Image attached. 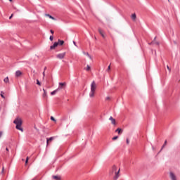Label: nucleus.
<instances>
[{
	"instance_id": "1",
	"label": "nucleus",
	"mask_w": 180,
	"mask_h": 180,
	"mask_svg": "<svg viewBox=\"0 0 180 180\" xmlns=\"http://www.w3.org/2000/svg\"><path fill=\"white\" fill-rule=\"evenodd\" d=\"M119 172H120V169H119L117 171V167H116V165H113L112 169L110 171V175L112 176L115 174L113 179L117 180L119 178Z\"/></svg>"
},
{
	"instance_id": "2",
	"label": "nucleus",
	"mask_w": 180,
	"mask_h": 180,
	"mask_svg": "<svg viewBox=\"0 0 180 180\" xmlns=\"http://www.w3.org/2000/svg\"><path fill=\"white\" fill-rule=\"evenodd\" d=\"M13 123L14 124H16L15 129H17V130H20V131H23V128H22V123H23V122L22 121V119L16 118L13 121Z\"/></svg>"
},
{
	"instance_id": "3",
	"label": "nucleus",
	"mask_w": 180,
	"mask_h": 180,
	"mask_svg": "<svg viewBox=\"0 0 180 180\" xmlns=\"http://www.w3.org/2000/svg\"><path fill=\"white\" fill-rule=\"evenodd\" d=\"M96 90V84L95 83V81H93L91 84V91L89 94L90 98H94Z\"/></svg>"
},
{
	"instance_id": "4",
	"label": "nucleus",
	"mask_w": 180,
	"mask_h": 180,
	"mask_svg": "<svg viewBox=\"0 0 180 180\" xmlns=\"http://www.w3.org/2000/svg\"><path fill=\"white\" fill-rule=\"evenodd\" d=\"M66 54L67 53L65 52H63L62 53H58V55H56V58H58L59 60H63V58H65Z\"/></svg>"
},
{
	"instance_id": "5",
	"label": "nucleus",
	"mask_w": 180,
	"mask_h": 180,
	"mask_svg": "<svg viewBox=\"0 0 180 180\" xmlns=\"http://www.w3.org/2000/svg\"><path fill=\"white\" fill-rule=\"evenodd\" d=\"M169 176H170L172 180H176V176L175 175V174H174V172H169Z\"/></svg>"
},
{
	"instance_id": "6",
	"label": "nucleus",
	"mask_w": 180,
	"mask_h": 180,
	"mask_svg": "<svg viewBox=\"0 0 180 180\" xmlns=\"http://www.w3.org/2000/svg\"><path fill=\"white\" fill-rule=\"evenodd\" d=\"M67 85V83L64 82V83H59V87L58 88V89L61 90L63 89V88H64V86H65Z\"/></svg>"
},
{
	"instance_id": "7",
	"label": "nucleus",
	"mask_w": 180,
	"mask_h": 180,
	"mask_svg": "<svg viewBox=\"0 0 180 180\" xmlns=\"http://www.w3.org/2000/svg\"><path fill=\"white\" fill-rule=\"evenodd\" d=\"M98 32H99V34H101V36H102V37H103V39H105V34H104V32H103V30L101 27L98 28Z\"/></svg>"
},
{
	"instance_id": "8",
	"label": "nucleus",
	"mask_w": 180,
	"mask_h": 180,
	"mask_svg": "<svg viewBox=\"0 0 180 180\" xmlns=\"http://www.w3.org/2000/svg\"><path fill=\"white\" fill-rule=\"evenodd\" d=\"M58 46V42H54V44L50 46V49L51 50H54V49H56V47H57Z\"/></svg>"
},
{
	"instance_id": "9",
	"label": "nucleus",
	"mask_w": 180,
	"mask_h": 180,
	"mask_svg": "<svg viewBox=\"0 0 180 180\" xmlns=\"http://www.w3.org/2000/svg\"><path fill=\"white\" fill-rule=\"evenodd\" d=\"M109 120L111 121L112 124L116 125V120L113 117H110Z\"/></svg>"
},
{
	"instance_id": "10",
	"label": "nucleus",
	"mask_w": 180,
	"mask_h": 180,
	"mask_svg": "<svg viewBox=\"0 0 180 180\" xmlns=\"http://www.w3.org/2000/svg\"><path fill=\"white\" fill-rule=\"evenodd\" d=\"M20 75H22V72H20V70H17L15 72V77H20Z\"/></svg>"
},
{
	"instance_id": "11",
	"label": "nucleus",
	"mask_w": 180,
	"mask_h": 180,
	"mask_svg": "<svg viewBox=\"0 0 180 180\" xmlns=\"http://www.w3.org/2000/svg\"><path fill=\"white\" fill-rule=\"evenodd\" d=\"M59 91H60V89H56L53 91L51 92V95H56Z\"/></svg>"
},
{
	"instance_id": "12",
	"label": "nucleus",
	"mask_w": 180,
	"mask_h": 180,
	"mask_svg": "<svg viewBox=\"0 0 180 180\" xmlns=\"http://www.w3.org/2000/svg\"><path fill=\"white\" fill-rule=\"evenodd\" d=\"M53 179L55 180H61V176H52Z\"/></svg>"
},
{
	"instance_id": "13",
	"label": "nucleus",
	"mask_w": 180,
	"mask_h": 180,
	"mask_svg": "<svg viewBox=\"0 0 180 180\" xmlns=\"http://www.w3.org/2000/svg\"><path fill=\"white\" fill-rule=\"evenodd\" d=\"M45 16H48L49 19H52V20H56V18L51 15L50 14H45Z\"/></svg>"
},
{
	"instance_id": "14",
	"label": "nucleus",
	"mask_w": 180,
	"mask_h": 180,
	"mask_svg": "<svg viewBox=\"0 0 180 180\" xmlns=\"http://www.w3.org/2000/svg\"><path fill=\"white\" fill-rule=\"evenodd\" d=\"M58 46H63V44H64V41L58 39Z\"/></svg>"
},
{
	"instance_id": "15",
	"label": "nucleus",
	"mask_w": 180,
	"mask_h": 180,
	"mask_svg": "<svg viewBox=\"0 0 180 180\" xmlns=\"http://www.w3.org/2000/svg\"><path fill=\"white\" fill-rule=\"evenodd\" d=\"M44 94H43V98H47V92L46 91V89H43Z\"/></svg>"
},
{
	"instance_id": "16",
	"label": "nucleus",
	"mask_w": 180,
	"mask_h": 180,
	"mask_svg": "<svg viewBox=\"0 0 180 180\" xmlns=\"http://www.w3.org/2000/svg\"><path fill=\"white\" fill-rule=\"evenodd\" d=\"M123 131L122 130V129L120 128H117L116 130H115V132L116 133H118V134H120V133H122Z\"/></svg>"
},
{
	"instance_id": "17",
	"label": "nucleus",
	"mask_w": 180,
	"mask_h": 180,
	"mask_svg": "<svg viewBox=\"0 0 180 180\" xmlns=\"http://www.w3.org/2000/svg\"><path fill=\"white\" fill-rule=\"evenodd\" d=\"M53 139H54V138H53V137H51V138H49V139H46V144L49 145V141H53Z\"/></svg>"
},
{
	"instance_id": "18",
	"label": "nucleus",
	"mask_w": 180,
	"mask_h": 180,
	"mask_svg": "<svg viewBox=\"0 0 180 180\" xmlns=\"http://www.w3.org/2000/svg\"><path fill=\"white\" fill-rule=\"evenodd\" d=\"M4 82L6 83V84H8V82H9V77H5L4 79Z\"/></svg>"
},
{
	"instance_id": "19",
	"label": "nucleus",
	"mask_w": 180,
	"mask_h": 180,
	"mask_svg": "<svg viewBox=\"0 0 180 180\" xmlns=\"http://www.w3.org/2000/svg\"><path fill=\"white\" fill-rule=\"evenodd\" d=\"M136 13H134V14L131 15L132 20H136Z\"/></svg>"
},
{
	"instance_id": "20",
	"label": "nucleus",
	"mask_w": 180,
	"mask_h": 180,
	"mask_svg": "<svg viewBox=\"0 0 180 180\" xmlns=\"http://www.w3.org/2000/svg\"><path fill=\"white\" fill-rule=\"evenodd\" d=\"M167 140H165V143H164V144H163V146H162V148H161V151H162V150L165 147V146H167Z\"/></svg>"
},
{
	"instance_id": "21",
	"label": "nucleus",
	"mask_w": 180,
	"mask_h": 180,
	"mask_svg": "<svg viewBox=\"0 0 180 180\" xmlns=\"http://www.w3.org/2000/svg\"><path fill=\"white\" fill-rule=\"evenodd\" d=\"M4 94L5 93H4V91H1V98H3V99H5V96H4Z\"/></svg>"
},
{
	"instance_id": "22",
	"label": "nucleus",
	"mask_w": 180,
	"mask_h": 180,
	"mask_svg": "<svg viewBox=\"0 0 180 180\" xmlns=\"http://www.w3.org/2000/svg\"><path fill=\"white\" fill-rule=\"evenodd\" d=\"M84 54H85V56H88L90 58H92V57L91 56V55H89V53H85L84 52Z\"/></svg>"
},
{
	"instance_id": "23",
	"label": "nucleus",
	"mask_w": 180,
	"mask_h": 180,
	"mask_svg": "<svg viewBox=\"0 0 180 180\" xmlns=\"http://www.w3.org/2000/svg\"><path fill=\"white\" fill-rule=\"evenodd\" d=\"M51 120H52V122H57V120H56V118H54V117L53 116L51 117Z\"/></svg>"
},
{
	"instance_id": "24",
	"label": "nucleus",
	"mask_w": 180,
	"mask_h": 180,
	"mask_svg": "<svg viewBox=\"0 0 180 180\" xmlns=\"http://www.w3.org/2000/svg\"><path fill=\"white\" fill-rule=\"evenodd\" d=\"M117 139H119V136H116L112 138V140L115 141V140H117Z\"/></svg>"
},
{
	"instance_id": "25",
	"label": "nucleus",
	"mask_w": 180,
	"mask_h": 180,
	"mask_svg": "<svg viewBox=\"0 0 180 180\" xmlns=\"http://www.w3.org/2000/svg\"><path fill=\"white\" fill-rule=\"evenodd\" d=\"M53 39H54V37H53V35H51L49 37V40H51V41H53Z\"/></svg>"
},
{
	"instance_id": "26",
	"label": "nucleus",
	"mask_w": 180,
	"mask_h": 180,
	"mask_svg": "<svg viewBox=\"0 0 180 180\" xmlns=\"http://www.w3.org/2000/svg\"><path fill=\"white\" fill-rule=\"evenodd\" d=\"M87 71H89L91 70V66H89V65H87L86 66V69Z\"/></svg>"
},
{
	"instance_id": "27",
	"label": "nucleus",
	"mask_w": 180,
	"mask_h": 180,
	"mask_svg": "<svg viewBox=\"0 0 180 180\" xmlns=\"http://www.w3.org/2000/svg\"><path fill=\"white\" fill-rule=\"evenodd\" d=\"M37 85H41V83L40 82V81H39V79H37Z\"/></svg>"
},
{
	"instance_id": "28",
	"label": "nucleus",
	"mask_w": 180,
	"mask_h": 180,
	"mask_svg": "<svg viewBox=\"0 0 180 180\" xmlns=\"http://www.w3.org/2000/svg\"><path fill=\"white\" fill-rule=\"evenodd\" d=\"M29 162V157H27L26 160H25V165Z\"/></svg>"
},
{
	"instance_id": "29",
	"label": "nucleus",
	"mask_w": 180,
	"mask_h": 180,
	"mask_svg": "<svg viewBox=\"0 0 180 180\" xmlns=\"http://www.w3.org/2000/svg\"><path fill=\"white\" fill-rule=\"evenodd\" d=\"M167 70H169V72H171V68H169V66L167 65Z\"/></svg>"
},
{
	"instance_id": "30",
	"label": "nucleus",
	"mask_w": 180,
	"mask_h": 180,
	"mask_svg": "<svg viewBox=\"0 0 180 180\" xmlns=\"http://www.w3.org/2000/svg\"><path fill=\"white\" fill-rule=\"evenodd\" d=\"M126 141H127V144H130V141H129V139H127Z\"/></svg>"
},
{
	"instance_id": "31",
	"label": "nucleus",
	"mask_w": 180,
	"mask_h": 180,
	"mask_svg": "<svg viewBox=\"0 0 180 180\" xmlns=\"http://www.w3.org/2000/svg\"><path fill=\"white\" fill-rule=\"evenodd\" d=\"M50 32L51 33V34H54V31L53 30H51Z\"/></svg>"
},
{
	"instance_id": "32",
	"label": "nucleus",
	"mask_w": 180,
	"mask_h": 180,
	"mask_svg": "<svg viewBox=\"0 0 180 180\" xmlns=\"http://www.w3.org/2000/svg\"><path fill=\"white\" fill-rule=\"evenodd\" d=\"M155 44H156L157 46H160V42L156 41V42H155Z\"/></svg>"
},
{
	"instance_id": "33",
	"label": "nucleus",
	"mask_w": 180,
	"mask_h": 180,
	"mask_svg": "<svg viewBox=\"0 0 180 180\" xmlns=\"http://www.w3.org/2000/svg\"><path fill=\"white\" fill-rule=\"evenodd\" d=\"M107 71H110V65L108 67Z\"/></svg>"
},
{
	"instance_id": "34",
	"label": "nucleus",
	"mask_w": 180,
	"mask_h": 180,
	"mask_svg": "<svg viewBox=\"0 0 180 180\" xmlns=\"http://www.w3.org/2000/svg\"><path fill=\"white\" fill-rule=\"evenodd\" d=\"M46 72H43V78H44V77H46V73H45Z\"/></svg>"
},
{
	"instance_id": "35",
	"label": "nucleus",
	"mask_w": 180,
	"mask_h": 180,
	"mask_svg": "<svg viewBox=\"0 0 180 180\" xmlns=\"http://www.w3.org/2000/svg\"><path fill=\"white\" fill-rule=\"evenodd\" d=\"M13 16V14H11V15L9 17V19H12Z\"/></svg>"
},
{
	"instance_id": "36",
	"label": "nucleus",
	"mask_w": 180,
	"mask_h": 180,
	"mask_svg": "<svg viewBox=\"0 0 180 180\" xmlns=\"http://www.w3.org/2000/svg\"><path fill=\"white\" fill-rule=\"evenodd\" d=\"M151 44H154V41H153L152 42L149 43V45H151Z\"/></svg>"
},
{
	"instance_id": "37",
	"label": "nucleus",
	"mask_w": 180,
	"mask_h": 180,
	"mask_svg": "<svg viewBox=\"0 0 180 180\" xmlns=\"http://www.w3.org/2000/svg\"><path fill=\"white\" fill-rule=\"evenodd\" d=\"M106 101H109V99H110V97H106Z\"/></svg>"
},
{
	"instance_id": "38",
	"label": "nucleus",
	"mask_w": 180,
	"mask_h": 180,
	"mask_svg": "<svg viewBox=\"0 0 180 180\" xmlns=\"http://www.w3.org/2000/svg\"><path fill=\"white\" fill-rule=\"evenodd\" d=\"M0 137H2V131H0Z\"/></svg>"
},
{
	"instance_id": "39",
	"label": "nucleus",
	"mask_w": 180,
	"mask_h": 180,
	"mask_svg": "<svg viewBox=\"0 0 180 180\" xmlns=\"http://www.w3.org/2000/svg\"><path fill=\"white\" fill-rule=\"evenodd\" d=\"M46 70H47V67H45L44 69V71L46 72Z\"/></svg>"
},
{
	"instance_id": "40",
	"label": "nucleus",
	"mask_w": 180,
	"mask_h": 180,
	"mask_svg": "<svg viewBox=\"0 0 180 180\" xmlns=\"http://www.w3.org/2000/svg\"><path fill=\"white\" fill-rule=\"evenodd\" d=\"M73 44H75V46H77V43L74 41H73Z\"/></svg>"
},
{
	"instance_id": "41",
	"label": "nucleus",
	"mask_w": 180,
	"mask_h": 180,
	"mask_svg": "<svg viewBox=\"0 0 180 180\" xmlns=\"http://www.w3.org/2000/svg\"><path fill=\"white\" fill-rule=\"evenodd\" d=\"M4 169H5V167H3L1 172H4Z\"/></svg>"
},
{
	"instance_id": "42",
	"label": "nucleus",
	"mask_w": 180,
	"mask_h": 180,
	"mask_svg": "<svg viewBox=\"0 0 180 180\" xmlns=\"http://www.w3.org/2000/svg\"><path fill=\"white\" fill-rule=\"evenodd\" d=\"M6 150L7 151H9V149H8V148H6Z\"/></svg>"
},
{
	"instance_id": "43",
	"label": "nucleus",
	"mask_w": 180,
	"mask_h": 180,
	"mask_svg": "<svg viewBox=\"0 0 180 180\" xmlns=\"http://www.w3.org/2000/svg\"><path fill=\"white\" fill-rule=\"evenodd\" d=\"M156 39H157V37H155L154 38V41H155Z\"/></svg>"
},
{
	"instance_id": "44",
	"label": "nucleus",
	"mask_w": 180,
	"mask_h": 180,
	"mask_svg": "<svg viewBox=\"0 0 180 180\" xmlns=\"http://www.w3.org/2000/svg\"><path fill=\"white\" fill-rule=\"evenodd\" d=\"M34 129H35L36 130H37V128L36 127V126L34 127Z\"/></svg>"
},
{
	"instance_id": "45",
	"label": "nucleus",
	"mask_w": 180,
	"mask_h": 180,
	"mask_svg": "<svg viewBox=\"0 0 180 180\" xmlns=\"http://www.w3.org/2000/svg\"><path fill=\"white\" fill-rule=\"evenodd\" d=\"M10 1V2H12V0H9Z\"/></svg>"
},
{
	"instance_id": "46",
	"label": "nucleus",
	"mask_w": 180,
	"mask_h": 180,
	"mask_svg": "<svg viewBox=\"0 0 180 180\" xmlns=\"http://www.w3.org/2000/svg\"><path fill=\"white\" fill-rule=\"evenodd\" d=\"M168 2H169V0H168Z\"/></svg>"
}]
</instances>
